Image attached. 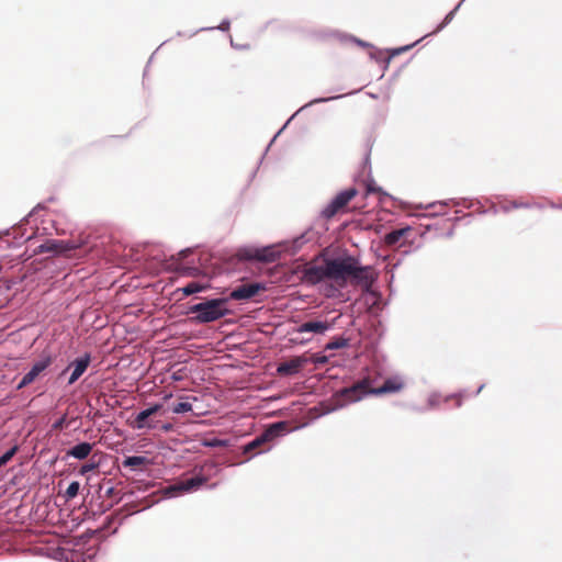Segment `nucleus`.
Wrapping results in <instances>:
<instances>
[{
	"instance_id": "obj_19",
	"label": "nucleus",
	"mask_w": 562,
	"mask_h": 562,
	"mask_svg": "<svg viewBox=\"0 0 562 562\" xmlns=\"http://www.w3.org/2000/svg\"><path fill=\"white\" fill-rule=\"evenodd\" d=\"M206 288V285L200 284L199 282H190L184 288H182V292L184 295H191L201 292Z\"/></svg>"
},
{
	"instance_id": "obj_3",
	"label": "nucleus",
	"mask_w": 562,
	"mask_h": 562,
	"mask_svg": "<svg viewBox=\"0 0 562 562\" xmlns=\"http://www.w3.org/2000/svg\"><path fill=\"white\" fill-rule=\"evenodd\" d=\"M372 379L370 376L363 378L351 386L344 387L336 393V396L342 402V404L358 402L366 395H372Z\"/></svg>"
},
{
	"instance_id": "obj_18",
	"label": "nucleus",
	"mask_w": 562,
	"mask_h": 562,
	"mask_svg": "<svg viewBox=\"0 0 562 562\" xmlns=\"http://www.w3.org/2000/svg\"><path fill=\"white\" fill-rule=\"evenodd\" d=\"M146 463H147V459L145 457L132 456V457H127L123 461V467L131 468V469H137L140 465H144Z\"/></svg>"
},
{
	"instance_id": "obj_17",
	"label": "nucleus",
	"mask_w": 562,
	"mask_h": 562,
	"mask_svg": "<svg viewBox=\"0 0 562 562\" xmlns=\"http://www.w3.org/2000/svg\"><path fill=\"white\" fill-rule=\"evenodd\" d=\"M411 232V227L394 229L384 236V244L387 247H395L400 244L403 237Z\"/></svg>"
},
{
	"instance_id": "obj_16",
	"label": "nucleus",
	"mask_w": 562,
	"mask_h": 562,
	"mask_svg": "<svg viewBox=\"0 0 562 562\" xmlns=\"http://www.w3.org/2000/svg\"><path fill=\"white\" fill-rule=\"evenodd\" d=\"M92 447L93 445L89 442L78 443L67 451V456L78 460H83L91 453Z\"/></svg>"
},
{
	"instance_id": "obj_9",
	"label": "nucleus",
	"mask_w": 562,
	"mask_h": 562,
	"mask_svg": "<svg viewBox=\"0 0 562 562\" xmlns=\"http://www.w3.org/2000/svg\"><path fill=\"white\" fill-rule=\"evenodd\" d=\"M243 258L261 262H274L279 258V251L273 247L251 248L244 250Z\"/></svg>"
},
{
	"instance_id": "obj_10",
	"label": "nucleus",
	"mask_w": 562,
	"mask_h": 562,
	"mask_svg": "<svg viewBox=\"0 0 562 562\" xmlns=\"http://www.w3.org/2000/svg\"><path fill=\"white\" fill-rule=\"evenodd\" d=\"M405 386V383L402 378L400 376H392L386 379L382 385H375L374 381L372 380V395H383V394H390V393H397L401 392Z\"/></svg>"
},
{
	"instance_id": "obj_13",
	"label": "nucleus",
	"mask_w": 562,
	"mask_h": 562,
	"mask_svg": "<svg viewBox=\"0 0 562 562\" xmlns=\"http://www.w3.org/2000/svg\"><path fill=\"white\" fill-rule=\"evenodd\" d=\"M331 327V324L326 321H307L305 323H302L296 329L295 333L303 334V333H313L315 335H323L325 334L329 328Z\"/></svg>"
},
{
	"instance_id": "obj_22",
	"label": "nucleus",
	"mask_w": 562,
	"mask_h": 562,
	"mask_svg": "<svg viewBox=\"0 0 562 562\" xmlns=\"http://www.w3.org/2000/svg\"><path fill=\"white\" fill-rule=\"evenodd\" d=\"M191 411H192V404L189 402H179L172 408V412L175 414H182V413H188Z\"/></svg>"
},
{
	"instance_id": "obj_24",
	"label": "nucleus",
	"mask_w": 562,
	"mask_h": 562,
	"mask_svg": "<svg viewBox=\"0 0 562 562\" xmlns=\"http://www.w3.org/2000/svg\"><path fill=\"white\" fill-rule=\"evenodd\" d=\"M79 488L80 484L78 482H71L65 492V496L69 499L75 498L79 493Z\"/></svg>"
},
{
	"instance_id": "obj_27",
	"label": "nucleus",
	"mask_w": 562,
	"mask_h": 562,
	"mask_svg": "<svg viewBox=\"0 0 562 562\" xmlns=\"http://www.w3.org/2000/svg\"><path fill=\"white\" fill-rule=\"evenodd\" d=\"M310 360L315 364H325L328 362V358L323 355H313Z\"/></svg>"
},
{
	"instance_id": "obj_23",
	"label": "nucleus",
	"mask_w": 562,
	"mask_h": 562,
	"mask_svg": "<svg viewBox=\"0 0 562 562\" xmlns=\"http://www.w3.org/2000/svg\"><path fill=\"white\" fill-rule=\"evenodd\" d=\"M19 447L15 445L9 451H7L3 456L0 457V468L5 465L18 452Z\"/></svg>"
},
{
	"instance_id": "obj_29",
	"label": "nucleus",
	"mask_w": 562,
	"mask_h": 562,
	"mask_svg": "<svg viewBox=\"0 0 562 562\" xmlns=\"http://www.w3.org/2000/svg\"><path fill=\"white\" fill-rule=\"evenodd\" d=\"M452 14H453V12H450L449 14H447V16L445 19V24L448 23L451 20Z\"/></svg>"
},
{
	"instance_id": "obj_2",
	"label": "nucleus",
	"mask_w": 562,
	"mask_h": 562,
	"mask_svg": "<svg viewBox=\"0 0 562 562\" xmlns=\"http://www.w3.org/2000/svg\"><path fill=\"white\" fill-rule=\"evenodd\" d=\"M228 299H212L191 305L188 313L194 315L196 323L215 322L229 313L227 308Z\"/></svg>"
},
{
	"instance_id": "obj_7",
	"label": "nucleus",
	"mask_w": 562,
	"mask_h": 562,
	"mask_svg": "<svg viewBox=\"0 0 562 562\" xmlns=\"http://www.w3.org/2000/svg\"><path fill=\"white\" fill-rule=\"evenodd\" d=\"M265 290L266 285L262 283H246L234 289L229 294V299L236 301H245L256 296L258 293Z\"/></svg>"
},
{
	"instance_id": "obj_28",
	"label": "nucleus",
	"mask_w": 562,
	"mask_h": 562,
	"mask_svg": "<svg viewBox=\"0 0 562 562\" xmlns=\"http://www.w3.org/2000/svg\"><path fill=\"white\" fill-rule=\"evenodd\" d=\"M375 191L376 190L373 187L368 186L367 190H366V193H364V196H368L370 193L375 192Z\"/></svg>"
},
{
	"instance_id": "obj_15",
	"label": "nucleus",
	"mask_w": 562,
	"mask_h": 562,
	"mask_svg": "<svg viewBox=\"0 0 562 562\" xmlns=\"http://www.w3.org/2000/svg\"><path fill=\"white\" fill-rule=\"evenodd\" d=\"M206 482V479L203 476H194L187 479L184 481L179 482L177 485H175V490L181 491V492H189L196 490L201 485H203Z\"/></svg>"
},
{
	"instance_id": "obj_20",
	"label": "nucleus",
	"mask_w": 562,
	"mask_h": 562,
	"mask_svg": "<svg viewBox=\"0 0 562 562\" xmlns=\"http://www.w3.org/2000/svg\"><path fill=\"white\" fill-rule=\"evenodd\" d=\"M348 346V339L344 337L335 338L325 346V350L341 349Z\"/></svg>"
},
{
	"instance_id": "obj_5",
	"label": "nucleus",
	"mask_w": 562,
	"mask_h": 562,
	"mask_svg": "<svg viewBox=\"0 0 562 562\" xmlns=\"http://www.w3.org/2000/svg\"><path fill=\"white\" fill-rule=\"evenodd\" d=\"M358 195L356 188H349L339 192L331 202L322 211L323 217L329 220L336 214L344 212L349 202Z\"/></svg>"
},
{
	"instance_id": "obj_14",
	"label": "nucleus",
	"mask_w": 562,
	"mask_h": 562,
	"mask_svg": "<svg viewBox=\"0 0 562 562\" xmlns=\"http://www.w3.org/2000/svg\"><path fill=\"white\" fill-rule=\"evenodd\" d=\"M90 364V355L86 353L83 357L76 359L69 367L74 368L69 378L68 384H74L87 370Z\"/></svg>"
},
{
	"instance_id": "obj_12",
	"label": "nucleus",
	"mask_w": 562,
	"mask_h": 562,
	"mask_svg": "<svg viewBox=\"0 0 562 562\" xmlns=\"http://www.w3.org/2000/svg\"><path fill=\"white\" fill-rule=\"evenodd\" d=\"M308 361L304 356L293 357L290 360L279 364L277 371L281 375H292L297 373Z\"/></svg>"
},
{
	"instance_id": "obj_4",
	"label": "nucleus",
	"mask_w": 562,
	"mask_h": 562,
	"mask_svg": "<svg viewBox=\"0 0 562 562\" xmlns=\"http://www.w3.org/2000/svg\"><path fill=\"white\" fill-rule=\"evenodd\" d=\"M286 429V425L283 422L274 423L269 426L261 435L256 437L249 443L244 447V453H250L256 451L257 449H261V451L266 450L263 448L274 438L279 437Z\"/></svg>"
},
{
	"instance_id": "obj_21",
	"label": "nucleus",
	"mask_w": 562,
	"mask_h": 562,
	"mask_svg": "<svg viewBox=\"0 0 562 562\" xmlns=\"http://www.w3.org/2000/svg\"><path fill=\"white\" fill-rule=\"evenodd\" d=\"M202 445L204 447H210V448H224V447L228 446V441L218 439V438H212V439H204L202 441Z\"/></svg>"
},
{
	"instance_id": "obj_26",
	"label": "nucleus",
	"mask_w": 562,
	"mask_h": 562,
	"mask_svg": "<svg viewBox=\"0 0 562 562\" xmlns=\"http://www.w3.org/2000/svg\"><path fill=\"white\" fill-rule=\"evenodd\" d=\"M67 426V416L63 415L58 420L53 424V429L61 430Z\"/></svg>"
},
{
	"instance_id": "obj_25",
	"label": "nucleus",
	"mask_w": 562,
	"mask_h": 562,
	"mask_svg": "<svg viewBox=\"0 0 562 562\" xmlns=\"http://www.w3.org/2000/svg\"><path fill=\"white\" fill-rule=\"evenodd\" d=\"M97 468H98V463H95V462L86 463V464H83V465L80 468L79 473H80L81 475H85V474H87L88 472H91V471L95 470Z\"/></svg>"
},
{
	"instance_id": "obj_1",
	"label": "nucleus",
	"mask_w": 562,
	"mask_h": 562,
	"mask_svg": "<svg viewBox=\"0 0 562 562\" xmlns=\"http://www.w3.org/2000/svg\"><path fill=\"white\" fill-rule=\"evenodd\" d=\"M364 268L358 266L352 257L324 259L321 263H308L303 270V280L316 284L324 280H331L339 286H345L348 280H361Z\"/></svg>"
},
{
	"instance_id": "obj_11",
	"label": "nucleus",
	"mask_w": 562,
	"mask_h": 562,
	"mask_svg": "<svg viewBox=\"0 0 562 562\" xmlns=\"http://www.w3.org/2000/svg\"><path fill=\"white\" fill-rule=\"evenodd\" d=\"M161 407L162 406L160 404H155L154 406L139 412L135 417L133 427L135 429H143V428L153 429V428H155L156 425L153 424L151 420H149V417L155 415L156 413H158L161 409Z\"/></svg>"
},
{
	"instance_id": "obj_6",
	"label": "nucleus",
	"mask_w": 562,
	"mask_h": 562,
	"mask_svg": "<svg viewBox=\"0 0 562 562\" xmlns=\"http://www.w3.org/2000/svg\"><path fill=\"white\" fill-rule=\"evenodd\" d=\"M86 244L87 241L82 238L70 240H48L46 244L41 246V249L42 251L69 256L71 251L82 248Z\"/></svg>"
},
{
	"instance_id": "obj_8",
	"label": "nucleus",
	"mask_w": 562,
	"mask_h": 562,
	"mask_svg": "<svg viewBox=\"0 0 562 562\" xmlns=\"http://www.w3.org/2000/svg\"><path fill=\"white\" fill-rule=\"evenodd\" d=\"M52 362L53 359L50 356H46L40 361L35 362L31 370L22 378L16 386V390H22L23 387L33 383L36 378L52 364Z\"/></svg>"
}]
</instances>
